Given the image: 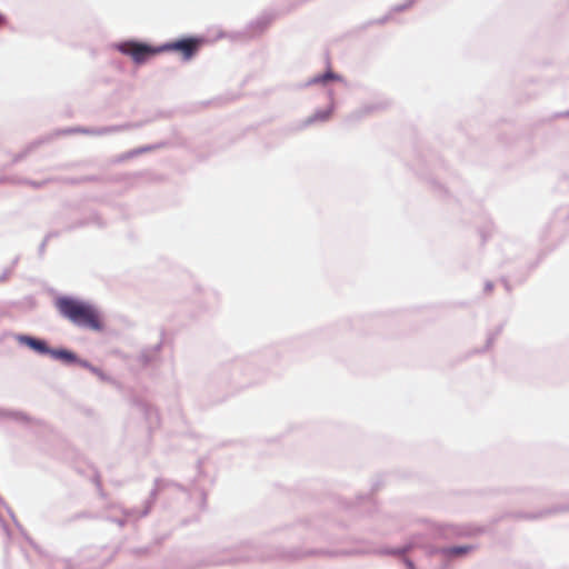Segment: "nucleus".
Instances as JSON below:
<instances>
[{
  "label": "nucleus",
  "mask_w": 569,
  "mask_h": 569,
  "mask_svg": "<svg viewBox=\"0 0 569 569\" xmlns=\"http://www.w3.org/2000/svg\"><path fill=\"white\" fill-rule=\"evenodd\" d=\"M208 42L209 39L204 34L184 33L156 46L132 38L116 42L113 48L129 57L136 66H142L152 57L161 53H177L181 61L189 62L199 54Z\"/></svg>",
  "instance_id": "f257e3e1"
},
{
  "label": "nucleus",
  "mask_w": 569,
  "mask_h": 569,
  "mask_svg": "<svg viewBox=\"0 0 569 569\" xmlns=\"http://www.w3.org/2000/svg\"><path fill=\"white\" fill-rule=\"evenodd\" d=\"M54 306L64 319L79 328L98 332L104 329L100 311L87 300L63 295L56 299Z\"/></svg>",
  "instance_id": "f03ea898"
},
{
  "label": "nucleus",
  "mask_w": 569,
  "mask_h": 569,
  "mask_svg": "<svg viewBox=\"0 0 569 569\" xmlns=\"http://www.w3.org/2000/svg\"><path fill=\"white\" fill-rule=\"evenodd\" d=\"M263 370L259 368L258 357L237 358L230 363L222 365L217 371V378L237 388H243L260 381Z\"/></svg>",
  "instance_id": "7ed1b4c3"
},
{
  "label": "nucleus",
  "mask_w": 569,
  "mask_h": 569,
  "mask_svg": "<svg viewBox=\"0 0 569 569\" xmlns=\"http://www.w3.org/2000/svg\"><path fill=\"white\" fill-rule=\"evenodd\" d=\"M169 487H174L182 492L187 491L186 487L179 482H176V481H172L169 479H164V478H156L153 481V488L151 489L148 498L146 499V501L143 503V509L140 511L141 517H147L151 512V510L158 499L159 492Z\"/></svg>",
  "instance_id": "20e7f679"
},
{
  "label": "nucleus",
  "mask_w": 569,
  "mask_h": 569,
  "mask_svg": "<svg viewBox=\"0 0 569 569\" xmlns=\"http://www.w3.org/2000/svg\"><path fill=\"white\" fill-rule=\"evenodd\" d=\"M14 340L21 347H26L38 356L48 357L51 346L46 338L30 333H16Z\"/></svg>",
  "instance_id": "39448f33"
},
{
  "label": "nucleus",
  "mask_w": 569,
  "mask_h": 569,
  "mask_svg": "<svg viewBox=\"0 0 569 569\" xmlns=\"http://www.w3.org/2000/svg\"><path fill=\"white\" fill-rule=\"evenodd\" d=\"M48 357L66 367H80L83 359L74 350L66 346L51 347Z\"/></svg>",
  "instance_id": "423d86ee"
},
{
  "label": "nucleus",
  "mask_w": 569,
  "mask_h": 569,
  "mask_svg": "<svg viewBox=\"0 0 569 569\" xmlns=\"http://www.w3.org/2000/svg\"><path fill=\"white\" fill-rule=\"evenodd\" d=\"M328 96L330 98V103L328 104V107L322 108V109H317L311 116L306 118L299 124V127H298L299 129H305V128H307L313 123H317V122H327L331 118V116L333 114L335 109H336L333 91L329 90Z\"/></svg>",
  "instance_id": "0eeeda50"
},
{
  "label": "nucleus",
  "mask_w": 569,
  "mask_h": 569,
  "mask_svg": "<svg viewBox=\"0 0 569 569\" xmlns=\"http://www.w3.org/2000/svg\"><path fill=\"white\" fill-rule=\"evenodd\" d=\"M476 549L475 545H453L447 547H431L428 550L429 556L439 555L440 557L459 558L465 557Z\"/></svg>",
  "instance_id": "6e6552de"
},
{
  "label": "nucleus",
  "mask_w": 569,
  "mask_h": 569,
  "mask_svg": "<svg viewBox=\"0 0 569 569\" xmlns=\"http://www.w3.org/2000/svg\"><path fill=\"white\" fill-rule=\"evenodd\" d=\"M0 505H2L8 513L10 515L12 521L14 522L16 527L18 528V530L21 532V535L23 536V538L26 539V541L38 552H40V548L39 546L36 543V541L28 535V532L24 530V528L21 526V523L18 521L16 515L13 513L12 509L3 501V499L0 497ZM0 528L2 529V531L6 533L7 538L10 539L11 537V530L8 526V523L4 521V519L2 518V516L0 515Z\"/></svg>",
  "instance_id": "1a4fd4ad"
},
{
  "label": "nucleus",
  "mask_w": 569,
  "mask_h": 569,
  "mask_svg": "<svg viewBox=\"0 0 569 569\" xmlns=\"http://www.w3.org/2000/svg\"><path fill=\"white\" fill-rule=\"evenodd\" d=\"M442 166H443L442 160L437 158L436 156H430L428 159L423 157L417 163L416 171H417V174H419L421 178L430 180V182L435 189L442 190L443 189L442 186L439 184L436 180L431 179L427 172V169H429V168L438 169V168H441Z\"/></svg>",
  "instance_id": "9d476101"
},
{
  "label": "nucleus",
  "mask_w": 569,
  "mask_h": 569,
  "mask_svg": "<svg viewBox=\"0 0 569 569\" xmlns=\"http://www.w3.org/2000/svg\"><path fill=\"white\" fill-rule=\"evenodd\" d=\"M342 80H343V77L340 73L333 71L330 67H328L323 72L315 74L307 81L299 83L297 87L299 89H305L310 86H317V84L326 87V86H328V83L330 81H342Z\"/></svg>",
  "instance_id": "9b49d317"
},
{
  "label": "nucleus",
  "mask_w": 569,
  "mask_h": 569,
  "mask_svg": "<svg viewBox=\"0 0 569 569\" xmlns=\"http://www.w3.org/2000/svg\"><path fill=\"white\" fill-rule=\"evenodd\" d=\"M559 512H569V503H562L551 508H545L537 512H513L510 513V516L516 519L537 520Z\"/></svg>",
  "instance_id": "f8f14e48"
},
{
  "label": "nucleus",
  "mask_w": 569,
  "mask_h": 569,
  "mask_svg": "<svg viewBox=\"0 0 569 569\" xmlns=\"http://www.w3.org/2000/svg\"><path fill=\"white\" fill-rule=\"evenodd\" d=\"M274 16L271 13H263L259 17H257L254 20L250 21L247 24L246 30L243 31V34L248 38H252L254 36L261 34L264 32L268 27L273 21Z\"/></svg>",
  "instance_id": "ddd939ff"
},
{
  "label": "nucleus",
  "mask_w": 569,
  "mask_h": 569,
  "mask_svg": "<svg viewBox=\"0 0 569 569\" xmlns=\"http://www.w3.org/2000/svg\"><path fill=\"white\" fill-rule=\"evenodd\" d=\"M12 420L19 425L28 426L31 423H40V420L31 417L29 413L17 409L0 408V422L3 420Z\"/></svg>",
  "instance_id": "4468645a"
},
{
  "label": "nucleus",
  "mask_w": 569,
  "mask_h": 569,
  "mask_svg": "<svg viewBox=\"0 0 569 569\" xmlns=\"http://www.w3.org/2000/svg\"><path fill=\"white\" fill-rule=\"evenodd\" d=\"M89 226H96V227L102 229L106 227V222L103 221V219L99 216V213L97 211H92V212H90V214L77 220L76 222L67 224L63 228V231L71 232L77 229L86 228Z\"/></svg>",
  "instance_id": "2eb2a0df"
},
{
  "label": "nucleus",
  "mask_w": 569,
  "mask_h": 569,
  "mask_svg": "<svg viewBox=\"0 0 569 569\" xmlns=\"http://www.w3.org/2000/svg\"><path fill=\"white\" fill-rule=\"evenodd\" d=\"M52 141V136H42L30 143H28L20 152L16 153L12 158V163H18L26 159L29 154H31L36 149L41 147L42 144L49 143Z\"/></svg>",
  "instance_id": "dca6fc26"
},
{
  "label": "nucleus",
  "mask_w": 569,
  "mask_h": 569,
  "mask_svg": "<svg viewBox=\"0 0 569 569\" xmlns=\"http://www.w3.org/2000/svg\"><path fill=\"white\" fill-rule=\"evenodd\" d=\"M417 536L412 537V540L396 548H383L378 551L379 555L385 556H395L400 557V559L406 556L409 551H411L415 547H418L421 545V542L417 539Z\"/></svg>",
  "instance_id": "f3484780"
},
{
  "label": "nucleus",
  "mask_w": 569,
  "mask_h": 569,
  "mask_svg": "<svg viewBox=\"0 0 569 569\" xmlns=\"http://www.w3.org/2000/svg\"><path fill=\"white\" fill-rule=\"evenodd\" d=\"M386 108V104L382 102H373V103H366L361 106L359 109L355 110L350 116V120L359 121L362 118L367 117L370 113H373L376 111L382 110Z\"/></svg>",
  "instance_id": "a211bd4d"
},
{
  "label": "nucleus",
  "mask_w": 569,
  "mask_h": 569,
  "mask_svg": "<svg viewBox=\"0 0 569 569\" xmlns=\"http://www.w3.org/2000/svg\"><path fill=\"white\" fill-rule=\"evenodd\" d=\"M161 349H162V340H160L158 343H156L152 347L142 349V351L140 352V355L138 357L139 362L143 366H149L157 359Z\"/></svg>",
  "instance_id": "6ab92c4d"
},
{
  "label": "nucleus",
  "mask_w": 569,
  "mask_h": 569,
  "mask_svg": "<svg viewBox=\"0 0 569 569\" xmlns=\"http://www.w3.org/2000/svg\"><path fill=\"white\" fill-rule=\"evenodd\" d=\"M81 368L89 370L92 375H94L100 381L114 385L116 380L113 377L104 372L101 368L92 365L89 360L82 359L80 363Z\"/></svg>",
  "instance_id": "aec40b11"
},
{
  "label": "nucleus",
  "mask_w": 569,
  "mask_h": 569,
  "mask_svg": "<svg viewBox=\"0 0 569 569\" xmlns=\"http://www.w3.org/2000/svg\"><path fill=\"white\" fill-rule=\"evenodd\" d=\"M430 532L433 538H448L452 535H458L456 527L450 523H432Z\"/></svg>",
  "instance_id": "412c9836"
},
{
  "label": "nucleus",
  "mask_w": 569,
  "mask_h": 569,
  "mask_svg": "<svg viewBox=\"0 0 569 569\" xmlns=\"http://www.w3.org/2000/svg\"><path fill=\"white\" fill-rule=\"evenodd\" d=\"M137 405L140 408V410L143 412L146 420L150 425V428L153 425L159 423V412L153 406H151L144 401H139Z\"/></svg>",
  "instance_id": "4be33fe9"
},
{
  "label": "nucleus",
  "mask_w": 569,
  "mask_h": 569,
  "mask_svg": "<svg viewBox=\"0 0 569 569\" xmlns=\"http://www.w3.org/2000/svg\"><path fill=\"white\" fill-rule=\"evenodd\" d=\"M73 133H89V131L87 130V127H81V126H77V127H68V128H63V129H57L54 130L53 132L51 133H48L47 136H52V140L54 138H58L60 136H68V134H73Z\"/></svg>",
  "instance_id": "5701e85b"
},
{
  "label": "nucleus",
  "mask_w": 569,
  "mask_h": 569,
  "mask_svg": "<svg viewBox=\"0 0 569 569\" xmlns=\"http://www.w3.org/2000/svg\"><path fill=\"white\" fill-rule=\"evenodd\" d=\"M256 556L254 555H247V556H241V557H234L232 556L231 558L229 559H212V560H207L204 563H202L201 566H217V565H224L227 562H238V561H248V560H251L253 559Z\"/></svg>",
  "instance_id": "b1692460"
},
{
  "label": "nucleus",
  "mask_w": 569,
  "mask_h": 569,
  "mask_svg": "<svg viewBox=\"0 0 569 569\" xmlns=\"http://www.w3.org/2000/svg\"><path fill=\"white\" fill-rule=\"evenodd\" d=\"M87 130L89 131L88 134H91V136H104V134H109V133L119 131L120 127H118V126H108V127H99V128L87 127Z\"/></svg>",
  "instance_id": "393cba45"
},
{
  "label": "nucleus",
  "mask_w": 569,
  "mask_h": 569,
  "mask_svg": "<svg viewBox=\"0 0 569 569\" xmlns=\"http://www.w3.org/2000/svg\"><path fill=\"white\" fill-rule=\"evenodd\" d=\"M539 259L536 262H532L526 267L523 271H520L513 276V279L517 283H523L529 277L530 272L538 266Z\"/></svg>",
  "instance_id": "a878e982"
},
{
  "label": "nucleus",
  "mask_w": 569,
  "mask_h": 569,
  "mask_svg": "<svg viewBox=\"0 0 569 569\" xmlns=\"http://www.w3.org/2000/svg\"><path fill=\"white\" fill-rule=\"evenodd\" d=\"M369 505L368 515H371V509L375 507L371 495H360L357 498V505Z\"/></svg>",
  "instance_id": "bb28decb"
},
{
  "label": "nucleus",
  "mask_w": 569,
  "mask_h": 569,
  "mask_svg": "<svg viewBox=\"0 0 569 569\" xmlns=\"http://www.w3.org/2000/svg\"><path fill=\"white\" fill-rule=\"evenodd\" d=\"M143 509L142 508H137V507H133V508H127L123 510V516L127 518V519H140L142 518L140 516V511Z\"/></svg>",
  "instance_id": "cd10ccee"
},
{
  "label": "nucleus",
  "mask_w": 569,
  "mask_h": 569,
  "mask_svg": "<svg viewBox=\"0 0 569 569\" xmlns=\"http://www.w3.org/2000/svg\"><path fill=\"white\" fill-rule=\"evenodd\" d=\"M417 0H406L403 3L396 4L391 8L390 13L402 12L413 6Z\"/></svg>",
  "instance_id": "c85d7f7f"
},
{
  "label": "nucleus",
  "mask_w": 569,
  "mask_h": 569,
  "mask_svg": "<svg viewBox=\"0 0 569 569\" xmlns=\"http://www.w3.org/2000/svg\"><path fill=\"white\" fill-rule=\"evenodd\" d=\"M339 553L340 552H338V551H330V550H325V549H310L306 552V555H308V556L325 555V556H329V557H336Z\"/></svg>",
  "instance_id": "c756f323"
},
{
  "label": "nucleus",
  "mask_w": 569,
  "mask_h": 569,
  "mask_svg": "<svg viewBox=\"0 0 569 569\" xmlns=\"http://www.w3.org/2000/svg\"><path fill=\"white\" fill-rule=\"evenodd\" d=\"M497 337L498 336H497V333L495 331L489 332L488 337H487V340H486V345H485L483 349L479 350V352H483V351L488 350L489 348H491L493 342H495V340L497 339Z\"/></svg>",
  "instance_id": "7c9ffc66"
},
{
  "label": "nucleus",
  "mask_w": 569,
  "mask_h": 569,
  "mask_svg": "<svg viewBox=\"0 0 569 569\" xmlns=\"http://www.w3.org/2000/svg\"><path fill=\"white\" fill-rule=\"evenodd\" d=\"M23 183L32 187L33 189H41L46 184V181L23 179Z\"/></svg>",
  "instance_id": "2f4dec72"
},
{
  "label": "nucleus",
  "mask_w": 569,
  "mask_h": 569,
  "mask_svg": "<svg viewBox=\"0 0 569 569\" xmlns=\"http://www.w3.org/2000/svg\"><path fill=\"white\" fill-rule=\"evenodd\" d=\"M162 143H156V144H147V146H142V147H139V151L142 153L144 152H148V151H151V150H154L159 147H161Z\"/></svg>",
  "instance_id": "473e14b6"
},
{
  "label": "nucleus",
  "mask_w": 569,
  "mask_h": 569,
  "mask_svg": "<svg viewBox=\"0 0 569 569\" xmlns=\"http://www.w3.org/2000/svg\"><path fill=\"white\" fill-rule=\"evenodd\" d=\"M141 154V152L139 151V148H136V149H132L128 152H126L122 157H121V160H124V159H130V158H133L136 156H139Z\"/></svg>",
  "instance_id": "72a5a7b5"
},
{
  "label": "nucleus",
  "mask_w": 569,
  "mask_h": 569,
  "mask_svg": "<svg viewBox=\"0 0 569 569\" xmlns=\"http://www.w3.org/2000/svg\"><path fill=\"white\" fill-rule=\"evenodd\" d=\"M401 561L403 562V565L406 566L407 569H417L413 560L410 559L409 557L403 556L401 558Z\"/></svg>",
  "instance_id": "f704fd0d"
},
{
  "label": "nucleus",
  "mask_w": 569,
  "mask_h": 569,
  "mask_svg": "<svg viewBox=\"0 0 569 569\" xmlns=\"http://www.w3.org/2000/svg\"><path fill=\"white\" fill-rule=\"evenodd\" d=\"M451 557H441V563L439 569H449L451 566Z\"/></svg>",
  "instance_id": "c9c22d12"
},
{
  "label": "nucleus",
  "mask_w": 569,
  "mask_h": 569,
  "mask_svg": "<svg viewBox=\"0 0 569 569\" xmlns=\"http://www.w3.org/2000/svg\"><path fill=\"white\" fill-rule=\"evenodd\" d=\"M12 273V268H6L2 273L0 274V283L8 280V278Z\"/></svg>",
  "instance_id": "e433bc0d"
},
{
  "label": "nucleus",
  "mask_w": 569,
  "mask_h": 569,
  "mask_svg": "<svg viewBox=\"0 0 569 569\" xmlns=\"http://www.w3.org/2000/svg\"><path fill=\"white\" fill-rule=\"evenodd\" d=\"M391 18V13H387L385 14L383 17L377 19V20H373L371 23H377V24H385L387 21H389Z\"/></svg>",
  "instance_id": "4c0bfd02"
},
{
  "label": "nucleus",
  "mask_w": 569,
  "mask_h": 569,
  "mask_svg": "<svg viewBox=\"0 0 569 569\" xmlns=\"http://www.w3.org/2000/svg\"><path fill=\"white\" fill-rule=\"evenodd\" d=\"M48 241L49 240L44 237L43 240L41 241V243L39 244L38 253L40 257L43 256Z\"/></svg>",
  "instance_id": "58836bf2"
},
{
  "label": "nucleus",
  "mask_w": 569,
  "mask_h": 569,
  "mask_svg": "<svg viewBox=\"0 0 569 569\" xmlns=\"http://www.w3.org/2000/svg\"><path fill=\"white\" fill-rule=\"evenodd\" d=\"M110 521L117 523L119 527H124V525L127 523L128 519L126 517H123V518H110Z\"/></svg>",
  "instance_id": "ea45409f"
},
{
  "label": "nucleus",
  "mask_w": 569,
  "mask_h": 569,
  "mask_svg": "<svg viewBox=\"0 0 569 569\" xmlns=\"http://www.w3.org/2000/svg\"><path fill=\"white\" fill-rule=\"evenodd\" d=\"M62 232H64L63 230L61 231H58V230H53V231H49L44 237L50 240L52 238H57L59 237Z\"/></svg>",
  "instance_id": "a19ab883"
},
{
  "label": "nucleus",
  "mask_w": 569,
  "mask_h": 569,
  "mask_svg": "<svg viewBox=\"0 0 569 569\" xmlns=\"http://www.w3.org/2000/svg\"><path fill=\"white\" fill-rule=\"evenodd\" d=\"M501 283L503 284L505 289L510 292L511 291V284H510V280L507 278V277H502L500 279Z\"/></svg>",
  "instance_id": "79ce46f5"
},
{
  "label": "nucleus",
  "mask_w": 569,
  "mask_h": 569,
  "mask_svg": "<svg viewBox=\"0 0 569 569\" xmlns=\"http://www.w3.org/2000/svg\"><path fill=\"white\" fill-rule=\"evenodd\" d=\"M480 237H481V240H482V243H483L490 237V232L486 231L485 229H481L480 230Z\"/></svg>",
  "instance_id": "37998d69"
},
{
  "label": "nucleus",
  "mask_w": 569,
  "mask_h": 569,
  "mask_svg": "<svg viewBox=\"0 0 569 569\" xmlns=\"http://www.w3.org/2000/svg\"><path fill=\"white\" fill-rule=\"evenodd\" d=\"M381 485H382V483H381V481H380L379 479H378V480H376V481L372 483L371 492H376V491H378V490L380 489Z\"/></svg>",
  "instance_id": "c03bdc74"
},
{
  "label": "nucleus",
  "mask_w": 569,
  "mask_h": 569,
  "mask_svg": "<svg viewBox=\"0 0 569 569\" xmlns=\"http://www.w3.org/2000/svg\"><path fill=\"white\" fill-rule=\"evenodd\" d=\"M493 289V282L492 281H486L485 283V291L490 292Z\"/></svg>",
  "instance_id": "a18cd8bd"
},
{
  "label": "nucleus",
  "mask_w": 569,
  "mask_h": 569,
  "mask_svg": "<svg viewBox=\"0 0 569 569\" xmlns=\"http://www.w3.org/2000/svg\"><path fill=\"white\" fill-rule=\"evenodd\" d=\"M7 23V17L0 12V27Z\"/></svg>",
  "instance_id": "49530a36"
},
{
  "label": "nucleus",
  "mask_w": 569,
  "mask_h": 569,
  "mask_svg": "<svg viewBox=\"0 0 569 569\" xmlns=\"http://www.w3.org/2000/svg\"><path fill=\"white\" fill-rule=\"evenodd\" d=\"M19 259H20V258H19V256H17V257L12 260L11 266H10L9 268H12V270H13V269H14V267L18 264Z\"/></svg>",
  "instance_id": "de8ad7c7"
},
{
  "label": "nucleus",
  "mask_w": 569,
  "mask_h": 569,
  "mask_svg": "<svg viewBox=\"0 0 569 569\" xmlns=\"http://www.w3.org/2000/svg\"><path fill=\"white\" fill-rule=\"evenodd\" d=\"M503 330V323L499 325L493 331L499 336Z\"/></svg>",
  "instance_id": "09e8293b"
},
{
  "label": "nucleus",
  "mask_w": 569,
  "mask_h": 569,
  "mask_svg": "<svg viewBox=\"0 0 569 569\" xmlns=\"http://www.w3.org/2000/svg\"><path fill=\"white\" fill-rule=\"evenodd\" d=\"M202 507L206 505L207 495L204 491L201 492Z\"/></svg>",
  "instance_id": "8fccbe9b"
},
{
  "label": "nucleus",
  "mask_w": 569,
  "mask_h": 569,
  "mask_svg": "<svg viewBox=\"0 0 569 569\" xmlns=\"http://www.w3.org/2000/svg\"><path fill=\"white\" fill-rule=\"evenodd\" d=\"M83 180H84V181H96V180H97V177H94V176H90V177H86Z\"/></svg>",
  "instance_id": "3c124183"
},
{
  "label": "nucleus",
  "mask_w": 569,
  "mask_h": 569,
  "mask_svg": "<svg viewBox=\"0 0 569 569\" xmlns=\"http://www.w3.org/2000/svg\"><path fill=\"white\" fill-rule=\"evenodd\" d=\"M96 483H97V487L100 489V488H101V483H100V481H99V478H98V477H96Z\"/></svg>",
  "instance_id": "603ef678"
},
{
  "label": "nucleus",
  "mask_w": 569,
  "mask_h": 569,
  "mask_svg": "<svg viewBox=\"0 0 569 569\" xmlns=\"http://www.w3.org/2000/svg\"><path fill=\"white\" fill-rule=\"evenodd\" d=\"M561 117H569V110H567L566 112H562L560 113Z\"/></svg>",
  "instance_id": "864d4df0"
}]
</instances>
